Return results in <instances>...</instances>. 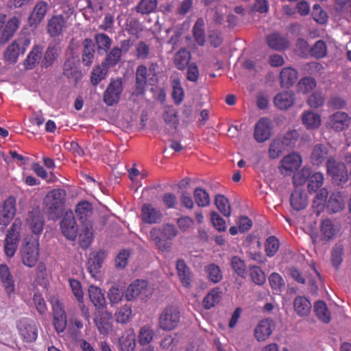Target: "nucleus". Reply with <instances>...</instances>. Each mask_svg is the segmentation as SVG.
I'll list each match as a JSON object with an SVG mask.
<instances>
[{
    "instance_id": "774afa93",
    "label": "nucleus",
    "mask_w": 351,
    "mask_h": 351,
    "mask_svg": "<svg viewBox=\"0 0 351 351\" xmlns=\"http://www.w3.org/2000/svg\"><path fill=\"white\" fill-rule=\"evenodd\" d=\"M309 51L311 56L316 58H323L326 55V43L322 40H317L310 49Z\"/></svg>"
},
{
    "instance_id": "f3484780",
    "label": "nucleus",
    "mask_w": 351,
    "mask_h": 351,
    "mask_svg": "<svg viewBox=\"0 0 351 351\" xmlns=\"http://www.w3.org/2000/svg\"><path fill=\"white\" fill-rule=\"evenodd\" d=\"M339 228L330 219H326L321 221L319 226V237L324 243L329 242L335 239Z\"/></svg>"
},
{
    "instance_id": "f03ea898",
    "label": "nucleus",
    "mask_w": 351,
    "mask_h": 351,
    "mask_svg": "<svg viewBox=\"0 0 351 351\" xmlns=\"http://www.w3.org/2000/svg\"><path fill=\"white\" fill-rule=\"evenodd\" d=\"M66 195L62 189H55L47 193L45 203L50 219H56L62 215Z\"/></svg>"
},
{
    "instance_id": "39448f33",
    "label": "nucleus",
    "mask_w": 351,
    "mask_h": 351,
    "mask_svg": "<svg viewBox=\"0 0 351 351\" xmlns=\"http://www.w3.org/2000/svg\"><path fill=\"white\" fill-rule=\"evenodd\" d=\"M123 90V81L121 78L112 79L104 92L103 101L108 106L117 104Z\"/></svg>"
},
{
    "instance_id": "58836bf2",
    "label": "nucleus",
    "mask_w": 351,
    "mask_h": 351,
    "mask_svg": "<svg viewBox=\"0 0 351 351\" xmlns=\"http://www.w3.org/2000/svg\"><path fill=\"white\" fill-rule=\"evenodd\" d=\"M328 195V193L326 188L319 189L317 191L312 205L317 215L324 210Z\"/></svg>"
},
{
    "instance_id": "4be33fe9",
    "label": "nucleus",
    "mask_w": 351,
    "mask_h": 351,
    "mask_svg": "<svg viewBox=\"0 0 351 351\" xmlns=\"http://www.w3.org/2000/svg\"><path fill=\"white\" fill-rule=\"evenodd\" d=\"M149 77H150L146 66L141 64L136 67L134 84V93L136 95L143 94Z\"/></svg>"
},
{
    "instance_id": "8fccbe9b",
    "label": "nucleus",
    "mask_w": 351,
    "mask_h": 351,
    "mask_svg": "<svg viewBox=\"0 0 351 351\" xmlns=\"http://www.w3.org/2000/svg\"><path fill=\"white\" fill-rule=\"evenodd\" d=\"M215 204L217 209L225 217H230L231 215V206L228 199L223 195H217L215 199Z\"/></svg>"
},
{
    "instance_id": "1a4fd4ad",
    "label": "nucleus",
    "mask_w": 351,
    "mask_h": 351,
    "mask_svg": "<svg viewBox=\"0 0 351 351\" xmlns=\"http://www.w3.org/2000/svg\"><path fill=\"white\" fill-rule=\"evenodd\" d=\"M18 226L14 223L8 231L5 239L4 251L6 256L12 258L16 253L19 242Z\"/></svg>"
},
{
    "instance_id": "79ce46f5",
    "label": "nucleus",
    "mask_w": 351,
    "mask_h": 351,
    "mask_svg": "<svg viewBox=\"0 0 351 351\" xmlns=\"http://www.w3.org/2000/svg\"><path fill=\"white\" fill-rule=\"evenodd\" d=\"M193 36L199 45L202 46L206 42L204 21L202 18L198 19L193 27Z\"/></svg>"
},
{
    "instance_id": "e2e57ef3",
    "label": "nucleus",
    "mask_w": 351,
    "mask_h": 351,
    "mask_svg": "<svg viewBox=\"0 0 351 351\" xmlns=\"http://www.w3.org/2000/svg\"><path fill=\"white\" fill-rule=\"evenodd\" d=\"M279 249L278 239L274 237L271 236L268 237L265 243V250L267 256H274Z\"/></svg>"
},
{
    "instance_id": "603ef678",
    "label": "nucleus",
    "mask_w": 351,
    "mask_h": 351,
    "mask_svg": "<svg viewBox=\"0 0 351 351\" xmlns=\"http://www.w3.org/2000/svg\"><path fill=\"white\" fill-rule=\"evenodd\" d=\"M132 317V308L129 305H124L119 308L115 313V319L117 322L120 324H126Z\"/></svg>"
},
{
    "instance_id": "de8ad7c7",
    "label": "nucleus",
    "mask_w": 351,
    "mask_h": 351,
    "mask_svg": "<svg viewBox=\"0 0 351 351\" xmlns=\"http://www.w3.org/2000/svg\"><path fill=\"white\" fill-rule=\"evenodd\" d=\"M314 311L316 316L323 322L328 323L330 321V314L324 302H316L314 304Z\"/></svg>"
},
{
    "instance_id": "9d476101",
    "label": "nucleus",
    "mask_w": 351,
    "mask_h": 351,
    "mask_svg": "<svg viewBox=\"0 0 351 351\" xmlns=\"http://www.w3.org/2000/svg\"><path fill=\"white\" fill-rule=\"evenodd\" d=\"M68 21L62 14H53L47 21V32L51 37L60 36L67 27Z\"/></svg>"
},
{
    "instance_id": "0eeeda50",
    "label": "nucleus",
    "mask_w": 351,
    "mask_h": 351,
    "mask_svg": "<svg viewBox=\"0 0 351 351\" xmlns=\"http://www.w3.org/2000/svg\"><path fill=\"white\" fill-rule=\"evenodd\" d=\"M17 328L23 341L32 343L36 340L38 328L35 322L28 318H22L17 323Z\"/></svg>"
},
{
    "instance_id": "338daca9",
    "label": "nucleus",
    "mask_w": 351,
    "mask_h": 351,
    "mask_svg": "<svg viewBox=\"0 0 351 351\" xmlns=\"http://www.w3.org/2000/svg\"><path fill=\"white\" fill-rule=\"evenodd\" d=\"M250 272L252 280L255 284L262 285L265 282V274L258 266L250 267Z\"/></svg>"
},
{
    "instance_id": "e433bc0d",
    "label": "nucleus",
    "mask_w": 351,
    "mask_h": 351,
    "mask_svg": "<svg viewBox=\"0 0 351 351\" xmlns=\"http://www.w3.org/2000/svg\"><path fill=\"white\" fill-rule=\"evenodd\" d=\"M82 60L84 65L90 66L95 55V45L91 39L86 38L83 42Z\"/></svg>"
},
{
    "instance_id": "aec40b11",
    "label": "nucleus",
    "mask_w": 351,
    "mask_h": 351,
    "mask_svg": "<svg viewBox=\"0 0 351 351\" xmlns=\"http://www.w3.org/2000/svg\"><path fill=\"white\" fill-rule=\"evenodd\" d=\"M271 122L267 118H261L256 123L254 138L257 142L266 141L271 136Z\"/></svg>"
},
{
    "instance_id": "a878e982",
    "label": "nucleus",
    "mask_w": 351,
    "mask_h": 351,
    "mask_svg": "<svg viewBox=\"0 0 351 351\" xmlns=\"http://www.w3.org/2000/svg\"><path fill=\"white\" fill-rule=\"evenodd\" d=\"M290 204L291 207L297 211L304 209L308 204L307 195L304 191L296 188L291 195Z\"/></svg>"
},
{
    "instance_id": "6e6552de",
    "label": "nucleus",
    "mask_w": 351,
    "mask_h": 351,
    "mask_svg": "<svg viewBox=\"0 0 351 351\" xmlns=\"http://www.w3.org/2000/svg\"><path fill=\"white\" fill-rule=\"evenodd\" d=\"M21 254L23 263L28 267H34L39 257V243L38 240L27 242L22 248Z\"/></svg>"
},
{
    "instance_id": "7c9ffc66",
    "label": "nucleus",
    "mask_w": 351,
    "mask_h": 351,
    "mask_svg": "<svg viewBox=\"0 0 351 351\" xmlns=\"http://www.w3.org/2000/svg\"><path fill=\"white\" fill-rule=\"evenodd\" d=\"M279 77L281 87L289 88L297 81L298 72L292 67H285L281 70Z\"/></svg>"
},
{
    "instance_id": "ddd939ff",
    "label": "nucleus",
    "mask_w": 351,
    "mask_h": 351,
    "mask_svg": "<svg viewBox=\"0 0 351 351\" xmlns=\"http://www.w3.org/2000/svg\"><path fill=\"white\" fill-rule=\"evenodd\" d=\"M302 162V158L299 154L296 153L290 154L281 160L280 171L285 176L290 175L300 167Z\"/></svg>"
},
{
    "instance_id": "37998d69",
    "label": "nucleus",
    "mask_w": 351,
    "mask_h": 351,
    "mask_svg": "<svg viewBox=\"0 0 351 351\" xmlns=\"http://www.w3.org/2000/svg\"><path fill=\"white\" fill-rule=\"evenodd\" d=\"M121 58V49L118 47H114L106 54L105 60H104L103 66L108 68L113 67L118 64Z\"/></svg>"
},
{
    "instance_id": "680f3d73",
    "label": "nucleus",
    "mask_w": 351,
    "mask_h": 351,
    "mask_svg": "<svg viewBox=\"0 0 351 351\" xmlns=\"http://www.w3.org/2000/svg\"><path fill=\"white\" fill-rule=\"evenodd\" d=\"M57 57L58 48L54 45H49L45 53L44 58L42 61V66L48 68L51 66Z\"/></svg>"
},
{
    "instance_id": "a211bd4d",
    "label": "nucleus",
    "mask_w": 351,
    "mask_h": 351,
    "mask_svg": "<svg viewBox=\"0 0 351 351\" xmlns=\"http://www.w3.org/2000/svg\"><path fill=\"white\" fill-rule=\"evenodd\" d=\"M295 93L291 90H284L278 93L274 98V106L280 110H287L294 104Z\"/></svg>"
},
{
    "instance_id": "2f4dec72",
    "label": "nucleus",
    "mask_w": 351,
    "mask_h": 351,
    "mask_svg": "<svg viewBox=\"0 0 351 351\" xmlns=\"http://www.w3.org/2000/svg\"><path fill=\"white\" fill-rule=\"evenodd\" d=\"M75 212L81 223L89 221L93 214L92 204L88 201H82L76 205Z\"/></svg>"
},
{
    "instance_id": "72a5a7b5",
    "label": "nucleus",
    "mask_w": 351,
    "mask_h": 351,
    "mask_svg": "<svg viewBox=\"0 0 351 351\" xmlns=\"http://www.w3.org/2000/svg\"><path fill=\"white\" fill-rule=\"evenodd\" d=\"M88 295L90 301L97 309L104 308L106 304V299L100 288L90 285L88 288Z\"/></svg>"
},
{
    "instance_id": "09e8293b",
    "label": "nucleus",
    "mask_w": 351,
    "mask_h": 351,
    "mask_svg": "<svg viewBox=\"0 0 351 351\" xmlns=\"http://www.w3.org/2000/svg\"><path fill=\"white\" fill-rule=\"evenodd\" d=\"M154 336V332L149 326H143L138 332V339L141 346L148 345L152 342Z\"/></svg>"
},
{
    "instance_id": "f257e3e1",
    "label": "nucleus",
    "mask_w": 351,
    "mask_h": 351,
    "mask_svg": "<svg viewBox=\"0 0 351 351\" xmlns=\"http://www.w3.org/2000/svg\"><path fill=\"white\" fill-rule=\"evenodd\" d=\"M178 233V229L173 224L166 223L162 226V228H152L150 231L149 238L160 252H169L171 250V243L166 241H162L161 235L166 240H171L177 236Z\"/></svg>"
},
{
    "instance_id": "423d86ee",
    "label": "nucleus",
    "mask_w": 351,
    "mask_h": 351,
    "mask_svg": "<svg viewBox=\"0 0 351 351\" xmlns=\"http://www.w3.org/2000/svg\"><path fill=\"white\" fill-rule=\"evenodd\" d=\"M327 173L338 184H345L348 180V171L344 163L337 162L334 158L329 157L326 162Z\"/></svg>"
},
{
    "instance_id": "a19ab883",
    "label": "nucleus",
    "mask_w": 351,
    "mask_h": 351,
    "mask_svg": "<svg viewBox=\"0 0 351 351\" xmlns=\"http://www.w3.org/2000/svg\"><path fill=\"white\" fill-rule=\"evenodd\" d=\"M221 291L219 288H214L204 297L203 305L205 308L210 309L215 306L221 300Z\"/></svg>"
},
{
    "instance_id": "6e6d98bb",
    "label": "nucleus",
    "mask_w": 351,
    "mask_h": 351,
    "mask_svg": "<svg viewBox=\"0 0 351 351\" xmlns=\"http://www.w3.org/2000/svg\"><path fill=\"white\" fill-rule=\"evenodd\" d=\"M20 51L21 47H19V43L16 41L13 42L7 47L5 51L4 58L5 60L11 63H15Z\"/></svg>"
},
{
    "instance_id": "3c124183",
    "label": "nucleus",
    "mask_w": 351,
    "mask_h": 351,
    "mask_svg": "<svg viewBox=\"0 0 351 351\" xmlns=\"http://www.w3.org/2000/svg\"><path fill=\"white\" fill-rule=\"evenodd\" d=\"M286 147V145L280 138L274 139L269 145V156L273 159L278 158L285 150Z\"/></svg>"
},
{
    "instance_id": "c9c22d12",
    "label": "nucleus",
    "mask_w": 351,
    "mask_h": 351,
    "mask_svg": "<svg viewBox=\"0 0 351 351\" xmlns=\"http://www.w3.org/2000/svg\"><path fill=\"white\" fill-rule=\"evenodd\" d=\"M293 306L296 313L301 317L308 315L311 309L310 301L303 296H297L294 300Z\"/></svg>"
},
{
    "instance_id": "6ab92c4d",
    "label": "nucleus",
    "mask_w": 351,
    "mask_h": 351,
    "mask_svg": "<svg viewBox=\"0 0 351 351\" xmlns=\"http://www.w3.org/2000/svg\"><path fill=\"white\" fill-rule=\"evenodd\" d=\"M275 328L274 322L269 319H263L259 322L254 329V336L258 341H265L271 335Z\"/></svg>"
},
{
    "instance_id": "4c0bfd02",
    "label": "nucleus",
    "mask_w": 351,
    "mask_h": 351,
    "mask_svg": "<svg viewBox=\"0 0 351 351\" xmlns=\"http://www.w3.org/2000/svg\"><path fill=\"white\" fill-rule=\"evenodd\" d=\"M69 285L72 289V291L77 300V301L80 302V306L82 310L83 313L84 314L86 319L88 318V309L85 308V306L83 304L84 301V294L82 289L81 284L80 281L75 280V279H71L69 280Z\"/></svg>"
},
{
    "instance_id": "2eb2a0df",
    "label": "nucleus",
    "mask_w": 351,
    "mask_h": 351,
    "mask_svg": "<svg viewBox=\"0 0 351 351\" xmlns=\"http://www.w3.org/2000/svg\"><path fill=\"white\" fill-rule=\"evenodd\" d=\"M49 10V5L47 1H38L34 6L28 18L29 25L36 26L40 24L45 19Z\"/></svg>"
},
{
    "instance_id": "393cba45",
    "label": "nucleus",
    "mask_w": 351,
    "mask_h": 351,
    "mask_svg": "<svg viewBox=\"0 0 351 351\" xmlns=\"http://www.w3.org/2000/svg\"><path fill=\"white\" fill-rule=\"evenodd\" d=\"M302 125L308 130H314L319 128L322 123L321 116L311 110L304 111L301 115Z\"/></svg>"
},
{
    "instance_id": "49530a36",
    "label": "nucleus",
    "mask_w": 351,
    "mask_h": 351,
    "mask_svg": "<svg viewBox=\"0 0 351 351\" xmlns=\"http://www.w3.org/2000/svg\"><path fill=\"white\" fill-rule=\"evenodd\" d=\"M191 59V54L186 49H180L175 55L174 62L179 70H183L188 65Z\"/></svg>"
},
{
    "instance_id": "864d4df0",
    "label": "nucleus",
    "mask_w": 351,
    "mask_h": 351,
    "mask_svg": "<svg viewBox=\"0 0 351 351\" xmlns=\"http://www.w3.org/2000/svg\"><path fill=\"white\" fill-rule=\"evenodd\" d=\"M324 182V174L321 172H316L309 177L308 182V189L309 193H315L322 186Z\"/></svg>"
},
{
    "instance_id": "cd10ccee",
    "label": "nucleus",
    "mask_w": 351,
    "mask_h": 351,
    "mask_svg": "<svg viewBox=\"0 0 351 351\" xmlns=\"http://www.w3.org/2000/svg\"><path fill=\"white\" fill-rule=\"evenodd\" d=\"M328 147L323 144L315 145L312 149L310 158L313 165H319L328 159Z\"/></svg>"
},
{
    "instance_id": "0e129e2a",
    "label": "nucleus",
    "mask_w": 351,
    "mask_h": 351,
    "mask_svg": "<svg viewBox=\"0 0 351 351\" xmlns=\"http://www.w3.org/2000/svg\"><path fill=\"white\" fill-rule=\"evenodd\" d=\"M194 198L199 206H206L210 203V198L208 193L202 188H196L194 191Z\"/></svg>"
},
{
    "instance_id": "bf43d9fd",
    "label": "nucleus",
    "mask_w": 351,
    "mask_h": 351,
    "mask_svg": "<svg viewBox=\"0 0 351 351\" xmlns=\"http://www.w3.org/2000/svg\"><path fill=\"white\" fill-rule=\"evenodd\" d=\"M165 122L170 127L176 128L178 124L177 112L173 106H165L163 114Z\"/></svg>"
},
{
    "instance_id": "7ed1b4c3",
    "label": "nucleus",
    "mask_w": 351,
    "mask_h": 351,
    "mask_svg": "<svg viewBox=\"0 0 351 351\" xmlns=\"http://www.w3.org/2000/svg\"><path fill=\"white\" fill-rule=\"evenodd\" d=\"M180 320L179 309L173 306L165 308L158 317V326L160 329L165 331L174 330Z\"/></svg>"
},
{
    "instance_id": "5fc2aeb1",
    "label": "nucleus",
    "mask_w": 351,
    "mask_h": 351,
    "mask_svg": "<svg viewBox=\"0 0 351 351\" xmlns=\"http://www.w3.org/2000/svg\"><path fill=\"white\" fill-rule=\"evenodd\" d=\"M205 271L208 275V279L213 283H217L222 279V272L220 267L211 263L205 267Z\"/></svg>"
},
{
    "instance_id": "052dcab7",
    "label": "nucleus",
    "mask_w": 351,
    "mask_h": 351,
    "mask_svg": "<svg viewBox=\"0 0 351 351\" xmlns=\"http://www.w3.org/2000/svg\"><path fill=\"white\" fill-rule=\"evenodd\" d=\"M151 49L148 44L140 41L135 46L134 56L136 59L146 60L150 57Z\"/></svg>"
},
{
    "instance_id": "dca6fc26",
    "label": "nucleus",
    "mask_w": 351,
    "mask_h": 351,
    "mask_svg": "<svg viewBox=\"0 0 351 351\" xmlns=\"http://www.w3.org/2000/svg\"><path fill=\"white\" fill-rule=\"evenodd\" d=\"M147 282L144 280H136L127 288L125 298L128 301H132L140 295L147 296Z\"/></svg>"
},
{
    "instance_id": "20e7f679",
    "label": "nucleus",
    "mask_w": 351,
    "mask_h": 351,
    "mask_svg": "<svg viewBox=\"0 0 351 351\" xmlns=\"http://www.w3.org/2000/svg\"><path fill=\"white\" fill-rule=\"evenodd\" d=\"M351 117L347 112L337 111L328 116L326 127L329 130L340 132L348 129Z\"/></svg>"
},
{
    "instance_id": "4d7b16f0",
    "label": "nucleus",
    "mask_w": 351,
    "mask_h": 351,
    "mask_svg": "<svg viewBox=\"0 0 351 351\" xmlns=\"http://www.w3.org/2000/svg\"><path fill=\"white\" fill-rule=\"evenodd\" d=\"M108 67L104 66L103 63L93 69L91 73L90 81L93 85H97L101 80H104L108 73Z\"/></svg>"
},
{
    "instance_id": "ea45409f",
    "label": "nucleus",
    "mask_w": 351,
    "mask_h": 351,
    "mask_svg": "<svg viewBox=\"0 0 351 351\" xmlns=\"http://www.w3.org/2000/svg\"><path fill=\"white\" fill-rule=\"evenodd\" d=\"M41 54L42 48L38 46L34 47L24 61L25 68L26 69L34 68L38 64L41 58Z\"/></svg>"
},
{
    "instance_id": "b1692460",
    "label": "nucleus",
    "mask_w": 351,
    "mask_h": 351,
    "mask_svg": "<svg viewBox=\"0 0 351 351\" xmlns=\"http://www.w3.org/2000/svg\"><path fill=\"white\" fill-rule=\"evenodd\" d=\"M136 346V335L134 330H125L119 339L118 348L120 351H134Z\"/></svg>"
},
{
    "instance_id": "9b49d317",
    "label": "nucleus",
    "mask_w": 351,
    "mask_h": 351,
    "mask_svg": "<svg viewBox=\"0 0 351 351\" xmlns=\"http://www.w3.org/2000/svg\"><path fill=\"white\" fill-rule=\"evenodd\" d=\"M60 228L63 235L68 239L73 241L77 235V226L71 211L66 212L60 222Z\"/></svg>"
},
{
    "instance_id": "c756f323",
    "label": "nucleus",
    "mask_w": 351,
    "mask_h": 351,
    "mask_svg": "<svg viewBox=\"0 0 351 351\" xmlns=\"http://www.w3.org/2000/svg\"><path fill=\"white\" fill-rule=\"evenodd\" d=\"M268 46L276 51H283L289 47L287 38L278 33H273L267 36Z\"/></svg>"
},
{
    "instance_id": "f704fd0d",
    "label": "nucleus",
    "mask_w": 351,
    "mask_h": 351,
    "mask_svg": "<svg viewBox=\"0 0 351 351\" xmlns=\"http://www.w3.org/2000/svg\"><path fill=\"white\" fill-rule=\"evenodd\" d=\"M176 269L182 284L186 287H189L192 276L189 268L183 260H178L177 261Z\"/></svg>"
},
{
    "instance_id": "c03bdc74",
    "label": "nucleus",
    "mask_w": 351,
    "mask_h": 351,
    "mask_svg": "<svg viewBox=\"0 0 351 351\" xmlns=\"http://www.w3.org/2000/svg\"><path fill=\"white\" fill-rule=\"evenodd\" d=\"M158 0H141L135 7L136 12L145 15L154 12L157 8Z\"/></svg>"
},
{
    "instance_id": "bb28decb",
    "label": "nucleus",
    "mask_w": 351,
    "mask_h": 351,
    "mask_svg": "<svg viewBox=\"0 0 351 351\" xmlns=\"http://www.w3.org/2000/svg\"><path fill=\"white\" fill-rule=\"evenodd\" d=\"M27 223L34 234H40L44 226L43 217L38 210H32L28 214Z\"/></svg>"
},
{
    "instance_id": "69168bd1",
    "label": "nucleus",
    "mask_w": 351,
    "mask_h": 351,
    "mask_svg": "<svg viewBox=\"0 0 351 351\" xmlns=\"http://www.w3.org/2000/svg\"><path fill=\"white\" fill-rule=\"evenodd\" d=\"M344 204L337 194H332L328 202L327 207L332 213H337L343 208Z\"/></svg>"
},
{
    "instance_id": "412c9836",
    "label": "nucleus",
    "mask_w": 351,
    "mask_h": 351,
    "mask_svg": "<svg viewBox=\"0 0 351 351\" xmlns=\"http://www.w3.org/2000/svg\"><path fill=\"white\" fill-rule=\"evenodd\" d=\"M162 215L159 209L151 204H144L141 208V218L144 223L148 224L158 223L162 221Z\"/></svg>"
},
{
    "instance_id": "473e14b6",
    "label": "nucleus",
    "mask_w": 351,
    "mask_h": 351,
    "mask_svg": "<svg viewBox=\"0 0 351 351\" xmlns=\"http://www.w3.org/2000/svg\"><path fill=\"white\" fill-rule=\"evenodd\" d=\"M19 27V20L16 17L10 19L0 36V44L6 43L14 35Z\"/></svg>"
},
{
    "instance_id": "c85d7f7f",
    "label": "nucleus",
    "mask_w": 351,
    "mask_h": 351,
    "mask_svg": "<svg viewBox=\"0 0 351 351\" xmlns=\"http://www.w3.org/2000/svg\"><path fill=\"white\" fill-rule=\"evenodd\" d=\"M0 279L8 294L14 293L15 290L14 280L10 268L5 264L0 265Z\"/></svg>"
},
{
    "instance_id": "4468645a",
    "label": "nucleus",
    "mask_w": 351,
    "mask_h": 351,
    "mask_svg": "<svg viewBox=\"0 0 351 351\" xmlns=\"http://www.w3.org/2000/svg\"><path fill=\"white\" fill-rule=\"evenodd\" d=\"M95 323L101 335H106L112 329V315L106 311H99L95 317Z\"/></svg>"
},
{
    "instance_id": "a18cd8bd",
    "label": "nucleus",
    "mask_w": 351,
    "mask_h": 351,
    "mask_svg": "<svg viewBox=\"0 0 351 351\" xmlns=\"http://www.w3.org/2000/svg\"><path fill=\"white\" fill-rule=\"evenodd\" d=\"M95 40L99 53L103 54L106 53L110 48L112 40L108 35L102 33L97 34L95 36Z\"/></svg>"
},
{
    "instance_id": "f8f14e48",
    "label": "nucleus",
    "mask_w": 351,
    "mask_h": 351,
    "mask_svg": "<svg viewBox=\"0 0 351 351\" xmlns=\"http://www.w3.org/2000/svg\"><path fill=\"white\" fill-rule=\"evenodd\" d=\"M16 211V199L10 196L0 206V225L7 226L14 218Z\"/></svg>"
},
{
    "instance_id": "13d9d810",
    "label": "nucleus",
    "mask_w": 351,
    "mask_h": 351,
    "mask_svg": "<svg viewBox=\"0 0 351 351\" xmlns=\"http://www.w3.org/2000/svg\"><path fill=\"white\" fill-rule=\"evenodd\" d=\"M317 85L315 80L311 77H304L302 78L298 85V90L304 94H306L313 90Z\"/></svg>"
},
{
    "instance_id": "5701e85b",
    "label": "nucleus",
    "mask_w": 351,
    "mask_h": 351,
    "mask_svg": "<svg viewBox=\"0 0 351 351\" xmlns=\"http://www.w3.org/2000/svg\"><path fill=\"white\" fill-rule=\"evenodd\" d=\"M104 252L102 251L92 254L87 262V269L91 277L95 280L99 278L100 269L103 263Z\"/></svg>"
}]
</instances>
